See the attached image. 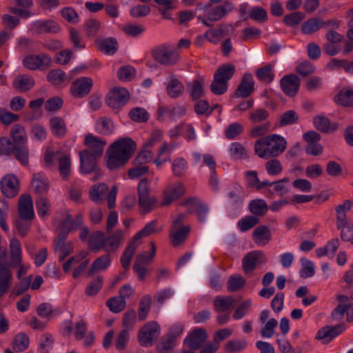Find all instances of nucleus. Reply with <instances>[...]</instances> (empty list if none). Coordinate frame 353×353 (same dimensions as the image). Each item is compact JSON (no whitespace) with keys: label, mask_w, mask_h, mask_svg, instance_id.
Masks as SVG:
<instances>
[{"label":"nucleus","mask_w":353,"mask_h":353,"mask_svg":"<svg viewBox=\"0 0 353 353\" xmlns=\"http://www.w3.org/2000/svg\"><path fill=\"white\" fill-rule=\"evenodd\" d=\"M137 149L136 142L130 137H122L113 142L106 151L107 168L110 170L125 165Z\"/></svg>","instance_id":"obj_1"},{"label":"nucleus","mask_w":353,"mask_h":353,"mask_svg":"<svg viewBox=\"0 0 353 353\" xmlns=\"http://www.w3.org/2000/svg\"><path fill=\"white\" fill-rule=\"evenodd\" d=\"M287 141L278 134H271L256 141L255 153L262 159L276 157L282 154L286 149Z\"/></svg>","instance_id":"obj_2"},{"label":"nucleus","mask_w":353,"mask_h":353,"mask_svg":"<svg viewBox=\"0 0 353 353\" xmlns=\"http://www.w3.org/2000/svg\"><path fill=\"white\" fill-rule=\"evenodd\" d=\"M10 134L15 150V159L23 166L29 163L30 150L28 147V135L25 127L14 124L10 128Z\"/></svg>","instance_id":"obj_3"},{"label":"nucleus","mask_w":353,"mask_h":353,"mask_svg":"<svg viewBox=\"0 0 353 353\" xmlns=\"http://www.w3.org/2000/svg\"><path fill=\"white\" fill-rule=\"evenodd\" d=\"M138 204L140 213L145 214L154 208L157 198L150 195V182L148 178H143L137 185Z\"/></svg>","instance_id":"obj_4"},{"label":"nucleus","mask_w":353,"mask_h":353,"mask_svg":"<svg viewBox=\"0 0 353 353\" xmlns=\"http://www.w3.org/2000/svg\"><path fill=\"white\" fill-rule=\"evenodd\" d=\"M117 194V186L112 187L109 192L108 186L104 183H100L92 185L90 190V199L97 204L103 202L105 197L108 199V206L112 209L115 206V201Z\"/></svg>","instance_id":"obj_5"},{"label":"nucleus","mask_w":353,"mask_h":353,"mask_svg":"<svg viewBox=\"0 0 353 353\" xmlns=\"http://www.w3.org/2000/svg\"><path fill=\"white\" fill-rule=\"evenodd\" d=\"M151 55L155 61L165 66L175 65L179 59V53L165 44L153 48L151 51Z\"/></svg>","instance_id":"obj_6"},{"label":"nucleus","mask_w":353,"mask_h":353,"mask_svg":"<svg viewBox=\"0 0 353 353\" xmlns=\"http://www.w3.org/2000/svg\"><path fill=\"white\" fill-rule=\"evenodd\" d=\"M340 21L334 19L325 21L320 17H312L304 21L301 26V32L305 34H313L321 28L338 29Z\"/></svg>","instance_id":"obj_7"},{"label":"nucleus","mask_w":353,"mask_h":353,"mask_svg":"<svg viewBox=\"0 0 353 353\" xmlns=\"http://www.w3.org/2000/svg\"><path fill=\"white\" fill-rule=\"evenodd\" d=\"M160 332L161 328L157 322L146 323L138 332L137 338L140 345L145 347L152 346Z\"/></svg>","instance_id":"obj_8"},{"label":"nucleus","mask_w":353,"mask_h":353,"mask_svg":"<svg viewBox=\"0 0 353 353\" xmlns=\"http://www.w3.org/2000/svg\"><path fill=\"white\" fill-rule=\"evenodd\" d=\"M6 248L0 254V297L8 292L12 280L10 263L6 261Z\"/></svg>","instance_id":"obj_9"},{"label":"nucleus","mask_w":353,"mask_h":353,"mask_svg":"<svg viewBox=\"0 0 353 353\" xmlns=\"http://www.w3.org/2000/svg\"><path fill=\"white\" fill-rule=\"evenodd\" d=\"M130 99V94L124 88H114L108 94L106 104L111 108L118 109L125 105Z\"/></svg>","instance_id":"obj_10"},{"label":"nucleus","mask_w":353,"mask_h":353,"mask_svg":"<svg viewBox=\"0 0 353 353\" xmlns=\"http://www.w3.org/2000/svg\"><path fill=\"white\" fill-rule=\"evenodd\" d=\"M94 85L90 77H82L77 78L71 84L70 92L73 97L78 99L88 96Z\"/></svg>","instance_id":"obj_11"},{"label":"nucleus","mask_w":353,"mask_h":353,"mask_svg":"<svg viewBox=\"0 0 353 353\" xmlns=\"http://www.w3.org/2000/svg\"><path fill=\"white\" fill-rule=\"evenodd\" d=\"M268 259L262 251H252L247 253L242 259V268L245 274L252 272L257 264H265Z\"/></svg>","instance_id":"obj_12"},{"label":"nucleus","mask_w":353,"mask_h":353,"mask_svg":"<svg viewBox=\"0 0 353 353\" xmlns=\"http://www.w3.org/2000/svg\"><path fill=\"white\" fill-rule=\"evenodd\" d=\"M30 30L37 34H57L60 32L61 26L52 19L37 20L32 23Z\"/></svg>","instance_id":"obj_13"},{"label":"nucleus","mask_w":353,"mask_h":353,"mask_svg":"<svg viewBox=\"0 0 353 353\" xmlns=\"http://www.w3.org/2000/svg\"><path fill=\"white\" fill-rule=\"evenodd\" d=\"M208 338L206 330L202 327L194 329L184 340V343L190 349L197 350L201 348Z\"/></svg>","instance_id":"obj_14"},{"label":"nucleus","mask_w":353,"mask_h":353,"mask_svg":"<svg viewBox=\"0 0 353 353\" xmlns=\"http://www.w3.org/2000/svg\"><path fill=\"white\" fill-rule=\"evenodd\" d=\"M0 189L6 197H14L19 189L18 179L13 174L4 176L0 181Z\"/></svg>","instance_id":"obj_15"},{"label":"nucleus","mask_w":353,"mask_h":353,"mask_svg":"<svg viewBox=\"0 0 353 353\" xmlns=\"http://www.w3.org/2000/svg\"><path fill=\"white\" fill-rule=\"evenodd\" d=\"M80 157V170L83 174H90L92 172H97L99 170L97 166V159L90 154V150H82L79 152Z\"/></svg>","instance_id":"obj_16"},{"label":"nucleus","mask_w":353,"mask_h":353,"mask_svg":"<svg viewBox=\"0 0 353 353\" xmlns=\"http://www.w3.org/2000/svg\"><path fill=\"white\" fill-rule=\"evenodd\" d=\"M185 192V188L181 182L171 183L164 190L163 201L161 205H168L179 199Z\"/></svg>","instance_id":"obj_17"},{"label":"nucleus","mask_w":353,"mask_h":353,"mask_svg":"<svg viewBox=\"0 0 353 353\" xmlns=\"http://www.w3.org/2000/svg\"><path fill=\"white\" fill-rule=\"evenodd\" d=\"M281 88L283 92L288 97L295 96L300 87V79L294 74H286L280 81Z\"/></svg>","instance_id":"obj_18"},{"label":"nucleus","mask_w":353,"mask_h":353,"mask_svg":"<svg viewBox=\"0 0 353 353\" xmlns=\"http://www.w3.org/2000/svg\"><path fill=\"white\" fill-rule=\"evenodd\" d=\"M254 90V81L253 77L250 73H245L237 86L233 97L236 98H247L252 94Z\"/></svg>","instance_id":"obj_19"},{"label":"nucleus","mask_w":353,"mask_h":353,"mask_svg":"<svg viewBox=\"0 0 353 353\" xmlns=\"http://www.w3.org/2000/svg\"><path fill=\"white\" fill-rule=\"evenodd\" d=\"M84 144L88 147L85 150H90L91 154L100 158L107 142L92 134H88L85 137Z\"/></svg>","instance_id":"obj_20"},{"label":"nucleus","mask_w":353,"mask_h":353,"mask_svg":"<svg viewBox=\"0 0 353 353\" xmlns=\"http://www.w3.org/2000/svg\"><path fill=\"white\" fill-rule=\"evenodd\" d=\"M234 5L230 1H225L224 4L210 8L208 12V19L210 22H216L222 19L226 14L232 11Z\"/></svg>","instance_id":"obj_21"},{"label":"nucleus","mask_w":353,"mask_h":353,"mask_svg":"<svg viewBox=\"0 0 353 353\" xmlns=\"http://www.w3.org/2000/svg\"><path fill=\"white\" fill-rule=\"evenodd\" d=\"M34 85V79L28 74L17 76L12 81V87L19 92L29 91Z\"/></svg>","instance_id":"obj_22"},{"label":"nucleus","mask_w":353,"mask_h":353,"mask_svg":"<svg viewBox=\"0 0 353 353\" xmlns=\"http://www.w3.org/2000/svg\"><path fill=\"white\" fill-rule=\"evenodd\" d=\"M47 62L50 63L51 59L46 54L41 55L32 54L27 56L23 60V63L25 67L30 70H36L40 68L43 63Z\"/></svg>","instance_id":"obj_23"},{"label":"nucleus","mask_w":353,"mask_h":353,"mask_svg":"<svg viewBox=\"0 0 353 353\" xmlns=\"http://www.w3.org/2000/svg\"><path fill=\"white\" fill-rule=\"evenodd\" d=\"M271 232L265 225L256 227L252 232V239L259 245H265L271 240Z\"/></svg>","instance_id":"obj_24"},{"label":"nucleus","mask_w":353,"mask_h":353,"mask_svg":"<svg viewBox=\"0 0 353 353\" xmlns=\"http://www.w3.org/2000/svg\"><path fill=\"white\" fill-rule=\"evenodd\" d=\"M248 210L253 216L259 218L263 217L267 214L269 206L264 199H255L250 202Z\"/></svg>","instance_id":"obj_25"},{"label":"nucleus","mask_w":353,"mask_h":353,"mask_svg":"<svg viewBox=\"0 0 353 353\" xmlns=\"http://www.w3.org/2000/svg\"><path fill=\"white\" fill-rule=\"evenodd\" d=\"M31 185L34 192L39 195L46 194L49 189L48 180L40 173L33 174Z\"/></svg>","instance_id":"obj_26"},{"label":"nucleus","mask_w":353,"mask_h":353,"mask_svg":"<svg viewBox=\"0 0 353 353\" xmlns=\"http://www.w3.org/2000/svg\"><path fill=\"white\" fill-rule=\"evenodd\" d=\"M176 345V336L174 334L168 333L162 337L157 344L158 353H170Z\"/></svg>","instance_id":"obj_27"},{"label":"nucleus","mask_w":353,"mask_h":353,"mask_svg":"<svg viewBox=\"0 0 353 353\" xmlns=\"http://www.w3.org/2000/svg\"><path fill=\"white\" fill-rule=\"evenodd\" d=\"M111 257L109 254H105L97 258L92 263L88 272V276H91L97 272L106 270L110 265Z\"/></svg>","instance_id":"obj_28"},{"label":"nucleus","mask_w":353,"mask_h":353,"mask_svg":"<svg viewBox=\"0 0 353 353\" xmlns=\"http://www.w3.org/2000/svg\"><path fill=\"white\" fill-rule=\"evenodd\" d=\"M334 101L343 107H353V89L343 88L334 97Z\"/></svg>","instance_id":"obj_29"},{"label":"nucleus","mask_w":353,"mask_h":353,"mask_svg":"<svg viewBox=\"0 0 353 353\" xmlns=\"http://www.w3.org/2000/svg\"><path fill=\"white\" fill-rule=\"evenodd\" d=\"M99 50L106 54H114L119 48V43L114 37H108L98 41Z\"/></svg>","instance_id":"obj_30"},{"label":"nucleus","mask_w":353,"mask_h":353,"mask_svg":"<svg viewBox=\"0 0 353 353\" xmlns=\"http://www.w3.org/2000/svg\"><path fill=\"white\" fill-rule=\"evenodd\" d=\"M89 248L94 252H99L103 249L105 251V236L101 231L94 232L90 237Z\"/></svg>","instance_id":"obj_31"},{"label":"nucleus","mask_w":353,"mask_h":353,"mask_svg":"<svg viewBox=\"0 0 353 353\" xmlns=\"http://www.w3.org/2000/svg\"><path fill=\"white\" fill-rule=\"evenodd\" d=\"M123 232L121 230H116L112 235L105 237V252H114L123 239Z\"/></svg>","instance_id":"obj_32"},{"label":"nucleus","mask_w":353,"mask_h":353,"mask_svg":"<svg viewBox=\"0 0 353 353\" xmlns=\"http://www.w3.org/2000/svg\"><path fill=\"white\" fill-rule=\"evenodd\" d=\"M203 84L204 80L201 79H195L187 85V91L190 93L192 100H198L203 97L204 93Z\"/></svg>","instance_id":"obj_33"},{"label":"nucleus","mask_w":353,"mask_h":353,"mask_svg":"<svg viewBox=\"0 0 353 353\" xmlns=\"http://www.w3.org/2000/svg\"><path fill=\"white\" fill-rule=\"evenodd\" d=\"M166 90L168 96L172 99H177L181 97L184 92V85L179 80L172 78L166 86Z\"/></svg>","instance_id":"obj_34"},{"label":"nucleus","mask_w":353,"mask_h":353,"mask_svg":"<svg viewBox=\"0 0 353 353\" xmlns=\"http://www.w3.org/2000/svg\"><path fill=\"white\" fill-rule=\"evenodd\" d=\"M52 133L57 137H63L66 133V125L64 120L59 117H54L50 120Z\"/></svg>","instance_id":"obj_35"},{"label":"nucleus","mask_w":353,"mask_h":353,"mask_svg":"<svg viewBox=\"0 0 353 353\" xmlns=\"http://www.w3.org/2000/svg\"><path fill=\"white\" fill-rule=\"evenodd\" d=\"M30 343V339L25 332L17 334L12 341V348L17 352H21L28 349Z\"/></svg>","instance_id":"obj_36"},{"label":"nucleus","mask_w":353,"mask_h":353,"mask_svg":"<svg viewBox=\"0 0 353 353\" xmlns=\"http://www.w3.org/2000/svg\"><path fill=\"white\" fill-rule=\"evenodd\" d=\"M59 171L63 180H67L71 172V161L67 154L59 155L57 158Z\"/></svg>","instance_id":"obj_37"},{"label":"nucleus","mask_w":353,"mask_h":353,"mask_svg":"<svg viewBox=\"0 0 353 353\" xmlns=\"http://www.w3.org/2000/svg\"><path fill=\"white\" fill-rule=\"evenodd\" d=\"M228 196L230 199L232 205L240 208L244 201L243 189L239 185H236L234 188L228 192Z\"/></svg>","instance_id":"obj_38"},{"label":"nucleus","mask_w":353,"mask_h":353,"mask_svg":"<svg viewBox=\"0 0 353 353\" xmlns=\"http://www.w3.org/2000/svg\"><path fill=\"white\" fill-rule=\"evenodd\" d=\"M236 71L234 65L232 63H225L217 68L214 72V75H217V77L223 79L228 83V81L233 77Z\"/></svg>","instance_id":"obj_39"},{"label":"nucleus","mask_w":353,"mask_h":353,"mask_svg":"<svg viewBox=\"0 0 353 353\" xmlns=\"http://www.w3.org/2000/svg\"><path fill=\"white\" fill-rule=\"evenodd\" d=\"M137 243L131 241L121 257V263L125 270L129 268L131 259L137 248Z\"/></svg>","instance_id":"obj_40"},{"label":"nucleus","mask_w":353,"mask_h":353,"mask_svg":"<svg viewBox=\"0 0 353 353\" xmlns=\"http://www.w3.org/2000/svg\"><path fill=\"white\" fill-rule=\"evenodd\" d=\"M97 131L103 135H108L114 131V123L111 119L107 117L100 118L97 121Z\"/></svg>","instance_id":"obj_41"},{"label":"nucleus","mask_w":353,"mask_h":353,"mask_svg":"<svg viewBox=\"0 0 353 353\" xmlns=\"http://www.w3.org/2000/svg\"><path fill=\"white\" fill-rule=\"evenodd\" d=\"M234 303V299L231 296H218L215 299L214 305L217 312H223L230 309Z\"/></svg>","instance_id":"obj_42"},{"label":"nucleus","mask_w":353,"mask_h":353,"mask_svg":"<svg viewBox=\"0 0 353 353\" xmlns=\"http://www.w3.org/2000/svg\"><path fill=\"white\" fill-rule=\"evenodd\" d=\"M248 342L244 339L230 340L224 345L225 353H237L246 348Z\"/></svg>","instance_id":"obj_43"},{"label":"nucleus","mask_w":353,"mask_h":353,"mask_svg":"<svg viewBox=\"0 0 353 353\" xmlns=\"http://www.w3.org/2000/svg\"><path fill=\"white\" fill-rule=\"evenodd\" d=\"M299 120V116L294 110H288L280 116L279 119V125L283 127L293 125L297 123Z\"/></svg>","instance_id":"obj_44"},{"label":"nucleus","mask_w":353,"mask_h":353,"mask_svg":"<svg viewBox=\"0 0 353 353\" xmlns=\"http://www.w3.org/2000/svg\"><path fill=\"white\" fill-rule=\"evenodd\" d=\"M230 25L221 24L219 28L210 29L205 32V37L210 41L214 42L213 39L218 37H223L229 31Z\"/></svg>","instance_id":"obj_45"},{"label":"nucleus","mask_w":353,"mask_h":353,"mask_svg":"<svg viewBox=\"0 0 353 353\" xmlns=\"http://www.w3.org/2000/svg\"><path fill=\"white\" fill-rule=\"evenodd\" d=\"M126 305V301L119 296L110 298L106 301V306L114 313L121 312Z\"/></svg>","instance_id":"obj_46"},{"label":"nucleus","mask_w":353,"mask_h":353,"mask_svg":"<svg viewBox=\"0 0 353 353\" xmlns=\"http://www.w3.org/2000/svg\"><path fill=\"white\" fill-rule=\"evenodd\" d=\"M128 116L131 120L137 123H145L149 119V113L144 108L140 107L131 109Z\"/></svg>","instance_id":"obj_47"},{"label":"nucleus","mask_w":353,"mask_h":353,"mask_svg":"<svg viewBox=\"0 0 353 353\" xmlns=\"http://www.w3.org/2000/svg\"><path fill=\"white\" fill-rule=\"evenodd\" d=\"M336 226L341 230V239L353 244V224L347 221L337 224Z\"/></svg>","instance_id":"obj_48"},{"label":"nucleus","mask_w":353,"mask_h":353,"mask_svg":"<svg viewBox=\"0 0 353 353\" xmlns=\"http://www.w3.org/2000/svg\"><path fill=\"white\" fill-rule=\"evenodd\" d=\"M210 91L215 95H221L228 90V83L214 74L213 81L210 85Z\"/></svg>","instance_id":"obj_49"},{"label":"nucleus","mask_w":353,"mask_h":353,"mask_svg":"<svg viewBox=\"0 0 353 353\" xmlns=\"http://www.w3.org/2000/svg\"><path fill=\"white\" fill-rule=\"evenodd\" d=\"M190 230V226L182 227L176 232H171L170 233V237L171 238L172 243L174 246H177L182 242H183Z\"/></svg>","instance_id":"obj_50"},{"label":"nucleus","mask_w":353,"mask_h":353,"mask_svg":"<svg viewBox=\"0 0 353 353\" xmlns=\"http://www.w3.org/2000/svg\"><path fill=\"white\" fill-rule=\"evenodd\" d=\"M245 284V279L239 274L231 275L227 282V288L229 292L239 290Z\"/></svg>","instance_id":"obj_51"},{"label":"nucleus","mask_w":353,"mask_h":353,"mask_svg":"<svg viewBox=\"0 0 353 353\" xmlns=\"http://www.w3.org/2000/svg\"><path fill=\"white\" fill-rule=\"evenodd\" d=\"M157 225V220H153V221L148 223L141 230L138 232L134 236L132 241H134L136 243L137 241H138L143 237L150 236V234L156 232Z\"/></svg>","instance_id":"obj_52"},{"label":"nucleus","mask_w":353,"mask_h":353,"mask_svg":"<svg viewBox=\"0 0 353 353\" xmlns=\"http://www.w3.org/2000/svg\"><path fill=\"white\" fill-rule=\"evenodd\" d=\"M12 141L6 137H0V156H10L15 157V150Z\"/></svg>","instance_id":"obj_53"},{"label":"nucleus","mask_w":353,"mask_h":353,"mask_svg":"<svg viewBox=\"0 0 353 353\" xmlns=\"http://www.w3.org/2000/svg\"><path fill=\"white\" fill-rule=\"evenodd\" d=\"M350 200H345L343 204L336 207V225L347 222L346 212L351 210Z\"/></svg>","instance_id":"obj_54"},{"label":"nucleus","mask_w":353,"mask_h":353,"mask_svg":"<svg viewBox=\"0 0 353 353\" xmlns=\"http://www.w3.org/2000/svg\"><path fill=\"white\" fill-rule=\"evenodd\" d=\"M35 205L37 213L41 217L43 218L49 215L50 203L47 198L39 196L35 201Z\"/></svg>","instance_id":"obj_55"},{"label":"nucleus","mask_w":353,"mask_h":353,"mask_svg":"<svg viewBox=\"0 0 353 353\" xmlns=\"http://www.w3.org/2000/svg\"><path fill=\"white\" fill-rule=\"evenodd\" d=\"M10 246L13 265H19L21 262V249L19 241L17 239H12Z\"/></svg>","instance_id":"obj_56"},{"label":"nucleus","mask_w":353,"mask_h":353,"mask_svg":"<svg viewBox=\"0 0 353 353\" xmlns=\"http://www.w3.org/2000/svg\"><path fill=\"white\" fill-rule=\"evenodd\" d=\"M259 221V218L253 215H249L241 219L238 222V227L241 232H245L255 226Z\"/></svg>","instance_id":"obj_57"},{"label":"nucleus","mask_w":353,"mask_h":353,"mask_svg":"<svg viewBox=\"0 0 353 353\" xmlns=\"http://www.w3.org/2000/svg\"><path fill=\"white\" fill-rule=\"evenodd\" d=\"M151 304V298L150 296H144L139 302L138 319L139 321H144L149 312Z\"/></svg>","instance_id":"obj_58"},{"label":"nucleus","mask_w":353,"mask_h":353,"mask_svg":"<svg viewBox=\"0 0 353 353\" xmlns=\"http://www.w3.org/2000/svg\"><path fill=\"white\" fill-rule=\"evenodd\" d=\"M300 261L302 265V269L300 272L301 277L308 278L313 276L315 273L314 263L306 258H301Z\"/></svg>","instance_id":"obj_59"},{"label":"nucleus","mask_w":353,"mask_h":353,"mask_svg":"<svg viewBox=\"0 0 353 353\" xmlns=\"http://www.w3.org/2000/svg\"><path fill=\"white\" fill-rule=\"evenodd\" d=\"M305 17V14L301 12H294L284 17L283 22L289 27L297 26Z\"/></svg>","instance_id":"obj_60"},{"label":"nucleus","mask_w":353,"mask_h":353,"mask_svg":"<svg viewBox=\"0 0 353 353\" xmlns=\"http://www.w3.org/2000/svg\"><path fill=\"white\" fill-rule=\"evenodd\" d=\"M243 132V125L239 122L230 124L225 130V137L228 139H234Z\"/></svg>","instance_id":"obj_61"},{"label":"nucleus","mask_w":353,"mask_h":353,"mask_svg":"<svg viewBox=\"0 0 353 353\" xmlns=\"http://www.w3.org/2000/svg\"><path fill=\"white\" fill-rule=\"evenodd\" d=\"M270 117L269 112L263 108H257L249 113L250 120L254 123L266 121Z\"/></svg>","instance_id":"obj_62"},{"label":"nucleus","mask_w":353,"mask_h":353,"mask_svg":"<svg viewBox=\"0 0 353 353\" xmlns=\"http://www.w3.org/2000/svg\"><path fill=\"white\" fill-rule=\"evenodd\" d=\"M229 151L232 157L235 159L248 158L245 148L239 142L232 143L230 145Z\"/></svg>","instance_id":"obj_63"},{"label":"nucleus","mask_w":353,"mask_h":353,"mask_svg":"<svg viewBox=\"0 0 353 353\" xmlns=\"http://www.w3.org/2000/svg\"><path fill=\"white\" fill-rule=\"evenodd\" d=\"M65 73L61 69L52 70L47 76L48 81L53 85L62 83L65 80Z\"/></svg>","instance_id":"obj_64"}]
</instances>
